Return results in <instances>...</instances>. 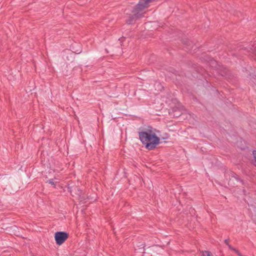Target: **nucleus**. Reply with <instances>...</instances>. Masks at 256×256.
<instances>
[{
	"instance_id": "1",
	"label": "nucleus",
	"mask_w": 256,
	"mask_h": 256,
	"mask_svg": "<svg viewBox=\"0 0 256 256\" xmlns=\"http://www.w3.org/2000/svg\"><path fill=\"white\" fill-rule=\"evenodd\" d=\"M139 138L143 144H159L162 142L160 140L164 138L161 136L159 131L152 128L139 132Z\"/></svg>"
},
{
	"instance_id": "2",
	"label": "nucleus",
	"mask_w": 256,
	"mask_h": 256,
	"mask_svg": "<svg viewBox=\"0 0 256 256\" xmlns=\"http://www.w3.org/2000/svg\"><path fill=\"white\" fill-rule=\"evenodd\" d=\"M158 0H140L136 5V8L133 11L134 15L127 20L126 22L128 24L133 23L136 20L141 17L144 13V10L147 8L148 4L152 2H157Z\"/></svg>"
},
{
	"instance_id": "3",
	"label": "nucleus",
	"mask_w": 256,
	"mask_h": 256,
	"mask_svg": "<svg viewBox=\"0 0 256 256\" xmlns=\"http://www.w3.org/2000/svg\"><path fill=\"white\" fill-rule=\"evenodd\" d=\"M68 238V234L64 232H56L54 234L56 243L60 245L63 244Z\"/></svg>"
},
{
	"instance_id": "4",
	"label": "nucleus",
	"mask_w": 256,
	"mask_h": 256,
	"mask_svg": "<svg viewBox=\"0 0 256 256\" xmlns=\"http://www.w3.org/2000/svg\"><path fill=\"white\" fill-rule=\"evenodd\" d=\"M154 86L156 87L155 90L157 91L161 90L162 88L161 84L158 82H156Z\"/></svg>"
},
{
	"instance_id": "5",
	"label": "nucleus",
	"mask_w": 256,
	"mask_h": 256,
	"mask_svg": "<svg viewBox=\"0 0 256 256\" xmlns=\"http://www.w3.org/2000/svg\"><path fill=\"white\" fill-rule=\"evenodd\" d=\"M252 162L255 166H256V150L252 152Z\"/></svg>"
},
{
	"instance_id": "6",
	"label": "nucleus",
	"mask_w": 256,
	"mask_h": 256,
	"mask_svg": "<svg viewBox=\"0 0 256 256\" xmlns=\"http://www.w3.org/2000/svg\"><path fill=\"white\" fill-rule=\"evenodd\" d=\"M201 256H213L212 254L208 251H204L201 252Z\"/></svg>"
},
{
	"instance_id": "7",
	"label": "nucleus",
	"mask_w": 256,
	"mask_h": 256,
	"mask_svg": "<svg viewBox=\"0 0 256 256\" xmlns=\"http://www.w3.org/2000/svg\"><path fill=\"white\" fill-rule=\"evenodd\" d=\"M144 147L148 150H152L156 148V145H144Z\"/></svg>"
},
{
	"instance_id": "8",
	"label": "nucleus",
	"mask_w": 256,
	"mask_h": 256,
	"mask_svg": "<svg viewBox=\"0 0 256 256\" xmlns=\"http://www.w3.org/2000/svg\"><path fill=\"white\" fill-rule=\"evenodd\" d=\"M48 182L49 184H51L52 185H54H54H55V184H54V182H53V180H48Z\"/></svg>"
},
{
	"instance_id": "9",
	"label": "nucleus",
	"mask_w": 256,
	"mask_h": 256,
	"mask_svg": "<svg viewBox=\"0 0 256 256\" xmlns=\"http://www.w3.org/2000/svg\"><path fill=\"white\" fill-rule=\"evenodd\" d=\"M228 246L230 248L231 250H233L234 252H236V251L234 250H236L235 248H232L231 246L230 245H228Z\"/></svg>"
},
{
	"instance_id": "10",
	"label": "nucleus",
	"mask_w": 256,
	"mask_h": 256,
	"mask_svg": "<svg viewBox=\"0 0 256 256\" xmlns=\"http://www.w3.org/2000/svg\"><path fill=\"white\" fill-rule=\"evenodd\" d=\"M224 242H225V244H226L227 245H228V246L229 245V244H228V240H224Z\"/></svg>"
}]
</instances>
